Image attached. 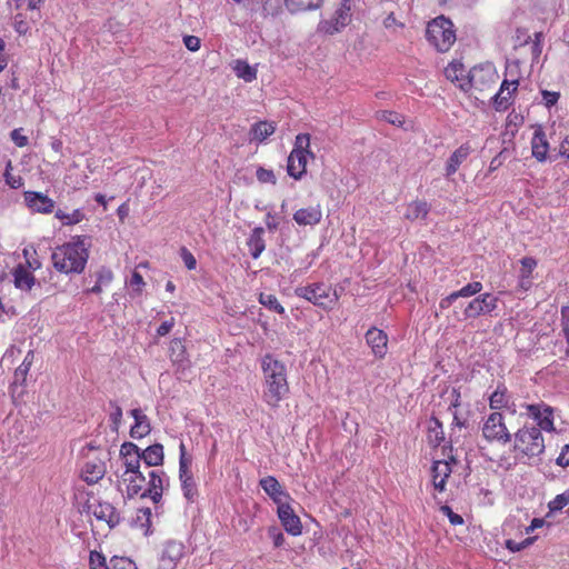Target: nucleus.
<instances>
[{"label": "nucleus", "instance_id": "7ed1b4c3", "mask_svg": "<svg viewBox=\"0 0 569 569\" xmlns=\"http://www.w3.org/2000/svg\"><path fill=\"white\" fill-rule=\"evenodd\" d=\"M545 439L536 426H523L515 433V451L528 459L540 457L545 452Z\"/></svg>", "mask_w": 569, "mask_h": 569}, {"label": "nucleus", "instance_id": "f3484780", "mask_svg": "<svg viewBox=\"0 0 569 569\" xmlns=\"http://www.w3.org/2000/svg\"><path fill=\"white\" fill-rule=\"evenodd\" d=\"M278 517L284 530L291 536H299L302 532L300 518L295 513L289 503H280L277 509Z\"/></svg>", "mask_w": 569, "mask_h": 569}, {"label": "nucleus", "instance_id": "4d7b16f0", "mask_svg": "<svg viewBox=\"0 0 569 569\" xmlns=\"http://www.w3.org/2000/svg\"><path fill=\"white\" fill-rule=\"evenodd\" d=\"M181 258L188 270H193L197 267V260L194 256L186 248L181 249Z\"/></svg>", "mask_w": 569, "mask_h": 569}, {"label": "nucleus", "instance_id": "f257e3e1", "mask_svg": "<svg viewBox=\"0 0 569 569\" xmlns=\"http://www.w3.org/2000/svg\"><path fill=\"white\" fill-rule=\"evenodd\" d=\"M263 372V401L272 408H277L281 400L289 393L286 366L267 355L261 363Z\"/></svg>", "mask_w": 569, "mask_h": 569}, {"label": "nucleus", "instance_id": "bb28decb", "mask_svg": "<svg viewBox=\"0 0 569 569\" xmlns=\"http://www.w3.org/2000/svg\"><path fill=\"white\" fill-rule=\"evenodd\" d=\"M263 233H264V230L262 227H256L251 231V233L247 240V246L249 248V252L253 259H258L266 249Z\"/></svg>", "mask_w": 569, "mask_h": 569}, {"label": "nucleus", "instance_id": "37998d69", "mask_svg": "<svg viewBox=\"0 0 569 569\" xmlns=\"http://www.w3.org/2000/svg\"><path fill=\"white\" fill-rule=\"evenodd\" d=\"M520 264L519 277L531 278L537 267V260L532 257H523L520 260Z\"/></svg>", "mask_w": 569, "mask_h": 569}, {"label": "nucleus", "instance_id": "423d86ee", "mask_svg": "<svg viewBox=\"0 0 569 569\" xmlns=\"http://www.w3.org/2000/svg\"><path fill=\"white\" fill-rule=\"evenodd\" d=\"M295 293L299 298L313 303L326 310H331L337 303L336 297H330V286L323 282H315L308 286L298 287Z\"/></svg>", "mask_w": 569, "mask_h": 569}, {"label": "nucleus", "instance_id": "4c0bfd02", "mask_svg": "<svg viewBox=\"0 0 569 569\" xmlns=\"http://www.w3.org/2000/svg\"><path fill=\"white\" fill-rule=\"evenodd\" d=\"M54 217L62 222L64 226H72L81 222L84 218L83 212L80 209H74L70 213H66L62 210H57Z\"/></svg>", "mask_w": 569, "mask_h": 569}, {"label": "nucleus", "instance_id": "f8f14e48", "mask_svg": "<svg viewBox=\"0 0 569 569\" xmlns=\"http://www.w3.org/2000/svg\"><path fill=\"white\" fill-rule=\"evenodd\" d=\"M498 298L491 293H483L471 300L463 310L466 319L477 318L491 313L497 308Z\"/></svg>", "mask_w": 569, "mask_h": 569}, {"label": "nucleus", "instance_id": "72a5a7b5", "mask_svg": "<svg viewBox=\"0 0 569 569\" xmlns=\"http://www.w3.org/2000/svg\"><path fill=\"white\" fill-rule=\"evenodd\" d=\"M429 212V206L426 201L416 200L407 206L405 217L411 221L425 219Z\"/></svg>", "mask_w": 569, "mask_h": 569}, {"label": "nucleus", "instance_id": "0eeeda50", "mask_svg": "<svg viewBox=\"0 0 569 569\" xmlns=\"http://www.w3.org/2000/svg\"><path fill=\"white\" fill-rule=\"evenodd\" d=\"M498 79L496 68L491 63L476 66L468 71V80H463L461 90L467 92L471 88L482 91L495 84Z\"/></svg>", "mask_w": 569, "mask_h": 569}, {"label": "nucleus", "instance_id": "e2e57ef3", "mask_svg": "<svg viewBox=\"0 0 569 569\" xmlns=\"http://www.w3.org/2000/svg\"><path fill=\"white\" fill-rule=\"evenodd\" d=\"M183 43L188 50L196 52L200 49L201 41L196 36H184Z\"/></svg>", "mask_w": 569, "mask_h": 569}, {"label": "nucleus", "instance_id": "f03ea898", "mask_svg": "<svg viewBox=\"0 0 569 569\" xmlns=\"http://www.w3.org/2000/svg\"><path fill=\"white\" fill-rule=\"evenodd\" d=\"M88 258L87 243L80 237L57 247L51 254L54 269L64 274L81 273L84 270Z\"/></svg>", "mask_w": 569, "mask_h": 569}, {"label": "nucleus", "instance_id": "9b49d317", "mask_svg": "<svg viewBox=\"0 0 569 569\" xmlns=\"http://www.w3.org/2000/svg\"><path fill=\"white\" fill-rule=\"evenodd\" d=\"M87 511L92 513L97 520L104 521L109 528L116 527L120 522V513L108 501L93 499L87 502Z\"/></svg>", "mask_w": 569, "mask_h": 569}, {"label": "nucleus", "instance_id": "a878e982", "mask_svg": "<svg viewBox=\"0 0 569 569\" xmlns=\"http://www.w3.org/2000/svg\"><path fill=\"white\" fill-rule=\"evenodd\" d=\"M471 148L469 144H461L453 153L449 157L446 166V177H450L457 172L460 164L469 157Z\"/></svg>", "mask_w": 569, "mask_h": 569}, {"label": "nucleus", "instance_id": "864d4df0", "mask_svg": "<svg viewBox=\"0 0 569 569\" xmlns=\"http://www.w3.org/2000/svg\"><path fill=\"white\" fill-rule=\"evenodd\" d=\"M532 543V539L531 538H527L522 541H516V540H512V539H508L506 541V548L508 550H510L511 552H518L522 549H525L526 547L530 546Z\"/></svg>", "mask_w": 569, "mask_h": 569}, {"label": "nucleus", "instance_id": "ea45409f", "mask_svg": "<svg viewBox=\"0 0 569 569\" xmlns=\"http://www.w3.org/2000/svg\"><path fill=\"white\" fill-rule=\"evenodd\" d=\"M428 438L429 442L433 446H439L441 441L445 439L442 425L438 419H432L431 425L428 429Z\"/></svg>", "mask_w": 569, "mask_h": 569}, {"label": "nucleus", "instance_id": "cd10ccee", "mask_svg": "<svg viewBox=\"0 0 569 569\" xmlns=\"http://www.w3.org/2000/svg\"><path fill=\"white\" fill-rule=\"evenodd\" d=\"M141 458L148 468L162 465L164 458L162 445L154 443L152 446H149L148 448L141 451Z\"/></svg>", "mask_w": 569, "mask_h": 569}, {"label": "nucleus", "instance_id": "13d9d810", "mask_svg": "<svg viewBox=\"0 0 569 569\" xmlns=\"http://www.w3.org/2000/svg\"><path fill=\"white\" fill-rule=\"evenodd\" d=\"M268 535L272 539L274 547H281L284 542V537L281 530L277 527H269Z\"/></svg>", "mask_w": 569, "mask_h": 569}, {"label": "nucleus", "instance_id": "79ce46f5", "mask_svg": "<svg viewBox=\"0 0 569 569\" xmlns=\"http://www.w3.org/2000/svg\"><path fill=\"white\" fill-rule=\"evenodd\" d=\"M377 118L379 120H383V121L391 123L393 126H397V127H401L403 124V117L400 113L395 112V111H389V110L379 111V112H377Z\"/></svg>", "mask_w": 569, "mask_h": 569}, {"label": "nucleus", "instance_id": "dca6fc26", "mask_svg": "<svg viewBox=\"0 0 569 569\" xmlns=\"http://www.w3.org/2000/svg\"><path fill=\"white\" fill-rule=\"evenodd\" d=\"M106 473V465L103 459L98 457H87L82 468L81 478L88 485H94L103 478Z\"/></svg>", "mask_w": 569, "mask_h": 569}, {"label": "nucleus", "instance_id": "3c124183", "mask_svg": "<svg viewBox=\"0 0 569 569\" xmlns=\"http://www.w3.org/2000/svg\"><path fill=\"white\" fill-rule=\"evenodd\" d=\"M120 456L121 458L128 456L133 457L134 459L141 458V450L137 445L132 442H124L120 448Z\"/></svg>", "mask_w": 569, "mask_h": 569}, {"label": "nucleus", "instance_id": "8fccbe9b", "mask_svg": "<svg viewBox=\"0 0 569 569\" xmlns=\"http://www.w3.org/2000/svg\"><path fill=\"white\" fill-rule=\"evenodd\" d=\"M256 177L261 183H271L276 184L277 178L272 170L264 169L259 167L256 172Z\"/></svg>", "mask_w": 569, "mask_h": 569}, {"label": "nucleus", "instance_id": "b1692460", "mask_svg": "<svg viewBox=\"0 0 569 569\" xmlns=\"http://www.w3.org/2000/svg\"><path fill=\"white\" fill-rule=\"evenodd\" d=\"M432 481L435 488L442 492L446 489V481L452 472L450 461L438 460L433 462L432 469Z\"/></svg>", "mask_w": 569, "mask_h": 569}, {"label": "nucleus", "instance_id": "5fc2aeb1", "mask_svg": "<svg viewBox=\"0 0 569 569\" xmlns=\"http://www.w3.org/2000/svg\"><path fill=\"white\" fill-rule=\"evenodd\" d=\"M541 94L542 101L547 108H551L552 106H555L560 98V93L557 91L542 90Z\"/></svg>", "mask_w": 569, "mask_h": 569}, {"label": "nucleus", "instance_id": "6e6552de", "mask_svg": "<svg viewBox=\"0 0 569 569\" xmlns=\"http://www.w3.org/2000/svg\"><path fill=\"white\" fill-rule=\"evenodd\" d=\"M482 436L489 442L506 445L511 441V433L505 423V418L500 412L490 413L482 425Z\"/></svg>", "mask_w": 569, "mask_h": 569}, {"label": "nucleus", "instance_id": "f704fd0d", "mask_svg": "<svg viewBox=\"0 0 569 569\" xmlns=\"http://www.w3.org/2000/svg\"><path fill=\"white\" fill-rule=\"evenodd\" d=\"M233 70L237 77L243 79L246 82H251L257 78V69L244 60H237Z\"/></svg>", "mask_w": 569, "mask_h": 569}, {"label": "nucleus", "instance_id": "69168bd1", "mask_svg": "<svg viewBox=\"0 0 569 569\" xmlns=\"http://www.w3.org/2000/svg\"><path fill=\"white\" fill-rule=\"evenodd\" d=\"M11 139L18 147H24L28 143V138L21 133V129L12 130Z\"/></svg>", "mask_w": 569, "mask_h": 569}, {"label": "nucleus", "instance_id": "6e6d98bb", "mask_svg": "<svg viewBox=\"0 0 569 569\" xmlns=\"http://www.w3.org/2000/svg\"><path fill=\"white\" fill-rule=\"evenodd\" d=\"M440 510L443 515L448 517L451 525L459 526L463 523L462 517L453 512L449 506H442Z\"/></svg>", "mask_w": 569, "mask_h": 569}, {"label": "nucleus", "instance_id": "1a4fd4ad", "mask_svg": "<svg viewBox=\"0 0 569 569\" xmlns=\"http://www.w3.org/2000/svg\"><path fill=\"white\" fill-rule=\"evenodd\" d=\"M353 0H340L339 7L336 9L331 19L323 20L319 23V30L333 34L339 32L351 21V9Z\"/></svg>", "mask_w": 569, "mask_h": 569}, {"label": "nucleus", "instance_id": "393cba45", "mask_svg": "<svg viewBox=\"0 0 569 569\" xmlns=\"http://www.w3.org/2000/svg\"><path fill=\"white\" fill-rule=\"evenodd\" d=\"M130 415L134 419V423L130 429V436L136 439L146 437L151 431L149 418L142 412L141 409H132Z\"/></svg>", "mask_w": 569, "mask_h": 569}, {"label": "nucleus", "instance_id": "c85d7f7f", "mask_svg": "<svg viewBox=\"0 0 569 569\" xmlns=\"http://www.w3.org/2000/svg\"><path fill=\"white\" fill-rule=\"evenodd\" d=\"M276 131V126L273 122L269 121H259L252 124L250 129V140L262 142L268 137L273 134Z\"/></svg>", "mask_w": 569, "mask_h": 569}, {"label": "nucleus", "instance_id": "0e129e2a", "mask_svg": "<svg viewBox=\"0 0 569 569\" xmlns=\"http://www.w3.org/2000/svg\"><path fill=\"white\" fill-rule=\"evenodd\" d=\"M174 318L163 321L157 329V335L163 337L168 335L174 327Z\"/></svg>", "mask_w": 569, "mask_h": 569}, {"label": "nucleus", "instance_id": "c03bdc74", "mask_svg": "<svg viewBox=\"0 0 569 569\" xmlns=\"http://www.w3.org/2000/svg\"><path fill=\"white\" fill-rule=\"evenodd\" d=\"M110 406L113 408V411L109 416L110 428L113 432H118L122 420V409L113 401L110 402Z\"/></svg>", "mask_w": 569, "mask_h": 569}, {"label": "nucleus", "instance_id": "de8ad7c7", "mask_svg": "<svg viewBox=\"0 0 569 569\" xmlns=\"http://www.w3.org/2000/svg\"><path fill=\"white\" fill-rule=\"evenodd\" d=\"M181 489L183 496L189 500L193 501L198 495L197 485L193 478L186 480V482H181Z\"/></svg>", "mask_w": 569, "mask_h": 569}, {"label": "nucleus", "instance_id": "338daca9", "mask_svg": "<svg viewBox=\"0 0 569 569\" xmlns=\"http://www.w3.org/2000/svg\"><path fill=\"white\" fill-rule=\"evenodd\" d=\"M556 462L561 467H569V445L562 447Z\"/></svg>", "mask_w": 569, "mask_h": 569}, {"label": "nucleus", "instance_id": "6ab92c4d", "mask_svg": "<svg viewBox=\"0 0 569 569\" xmlns=\"http://www.w3.org/2000/svg\"><path fill=\"white\" fill-rule=\"evenodd\" d=\"M123 482L127 483V496L129 498L140 496V497H147L146 486V477L140 471H133V472H123L122 475Z\"/></svg>", "mask_w": 569, "mask_h": 569}, {"label": "nucleus", "instance_id": "774afa93", "mask_svg": "<svg viewBox=\"0 0 569 569\" xmlns=\"http://www.w3.org/2000/svg\"><path fill=\"white\" fill-rule=\"evenodd\" d=\"M264 222H266V226L267 228L270 230V231H274L278 229V226H279V222L276 218L274 214H272L271 212H268L266 214V219H264Z\"/></svg>", "mask_w": 569, "mask_h": 569}, {"label": "nucleus", "instance_id": "9d476101", "mask_svg": "<svg viewBox=\"0 0 569 569\" xmlns=\"http://www.w3.org/2000/svg\"><path fill=\"white\" fill-rule=\"evenodd\" d=\"M525 409L527 410V416L531 418L536 423L537 428L540 429V431L545 432H553L556 431L555 428V416H553V408L545 402H538V403H528L525 405Z\"/></svg>", "mask_w": 569, "mask_h": 569}, {"label": "nucleus", "instance_id": "ddd939ff", "mask_svg": "<svg viewBox=\"0 0 569 569\" xmlns=\"http://www.w3.org/2000/svg\"><path fill=\"white\" fill-rule=\"evenodd\" d=\"M184 545L181 541H167L159 558V569H174L184 556Z\"/></svg>", "mask_w": 569, "mask_h": 569}, {"label": "nucleus", "instance_id": "680f3d73", "mask_svg": "<svg viewBox=\"0 0 569 569\" xmlns=\"http://www.w3.org/2000/svg\"><path fill=\"white\" fill-rule=\"evenodd\" d=\"M129 284H130V287L133 288V290L137 293H140L142 291V288L144 287L146 283L143 281L142 276L139 272L133 271L132 274H131Z\"/></svg>", "mask_w": 569, "mask_h": 569}, {"label": "nucleus", "instance_id": "c9c22d12", "mask_svg": "<svg viewBox=\"0 0 569 569\" xmlns=\"http://www.w3.org/2000/svg\"><path fill=\"white\" fill-rule=\"evenodd\" d=\"M509 402L508 390L505 386H498L497 390L489 398V406L493 410L506 408Z\"/></svg>", "mask_w": 569, "mask_h": 569}, {"label": "nucleus", "instance_id": "603ef678", "mask_svg": "<svg viewBox=\"0 0 569 569\" xmlns=\"http://www.w3.org/2000/svg\"><path fill=\"white\" fill-rule=\"evenodd\" d=\"M11 168V163L9 162L4 172L6 183L12 189H18L22 187L23 179L20 176H13L10 173L9 169Z\"/></svg>", "mask_w": 569, "mask_h": 569}, {"label": "nucleus", "instance_id": "2eb2a0df", "mask_svg": "<svg viewBox=\"0 0 569 569\" xmlns=\"http://www.w3.org/2000/svg\"><path fill=\"white\" fill-rule=\"evenodd\" d=\"M148 476V487L144 491H147V497L154 503H158L162 498L164 489L169 486V478L162 470H150Z\"/></svg>", "mask_w": 569, "mask_h": 569}, {"label": "nucleus", "instance_id": "bf43d9fd", "mask_svg": "<svg viewBox=\"0 0 569 569\" xmlns=\"http://www.w3.org/2000/svg\"><path fill=\"white\" fill-rule=\"evenodd\" d=\"M123 460V465L126 467V470L124 472H133V471H137V470H140V461L142 460V458H133V457H123L122 458Z\"/></svg>", "mask_w": 569, "mask_h": 569}, {"label": "nucleus", "instance_id": "58836bf2", "mask_svg": "<svg viewBox=\"0 0 569 569\" xmlns=\"http://www.w3.org/2000/svg\"><path fill=\"white\" fill-rule=\"evenodd\" d=\"M33 351H29L24 357L22 363L14 371V383L23 382L31 368L33 360Z\"/></svg>", "mask_w": 569, "mask_h": 569}, {"label": "nucleus", "instance_id": "e433bc0d", "mask_svg": "<svg viewBox=\"0 0 569 569\" xmlns=\"http://www.w3.org/2000/svg\"><path fill=\"white\" fill-rule=\"evenodd\" d=\"M284 2L291 12H296L317 9L322 3V0H284Z\"/></svg>", "mask_w": 569, "mask_h": 569}, {"label": "nucleus", "instance_id": "5701e85b", "mask_svg": "<svg viewBox=\"0 0 569 569\" xmlns=\"http://www.w3.org/2000/svg\"><path fill=\"white\" fill-rule=\"evenodd\" d=\"M322 211L320 206L301 208L293 213V220L299 226H316L321 221Z\"/></svg>", "mask_w": 569, "mask_h": 569}, {"label": "nucleus", "instance_id": "39448f33", "mask_svg": "<svg viewBox=\"0 0 569 569\" xmlns=\"http://www.w3.org/2000/svg\"><path fill=\"white\" fill-rule=\"evenodd\" d=\"M426 36L428 41L440 52H447L456 41L452 22L442 16L428 23Z\"/></svg>", "mask_w": 569, "mask_h": 569}, {"label": "nucleus", "instance_id": "a18cd8bd", "mask_svg": "<svg viewBox=\"0 0 569 569\" xmlns=\"http://www.w3.org/2000/svg\"><path fill=\"white\" fill-rule=\"evenodd\" d=\"M89 569H110L106 557L98 551H91L89 556Z\"/></svg>", "mask_w": 569, "mask_h": 569}, {"label": "nucleus", "instance_id": "a19ab883", "mask_svg": "<svg viewBox=\"0 0 569 569\" xmlns=\"http://www.w3.org/2000/svg\"><path fill=\"white\" fill-rule=\"evenodd\" d=\"M259 302L266 308L279 313L284 315V308L279 302L278 298L271 293H260Z\"/></svg>", "mask_w": 569, "mask_h": 569}, {"label": "nucleus", "instance_id": "2f4dec72", "mask_svg": "<svg viewBox=\"0 0 569 569\" xmlns=\"http://www.w3.org/2000/svg\"><path fill=\"white\" fill-rule=\"evenodd\" d=\"M192 458L188 456L187 449L183 442L179 446V480L186 482V480L193 478L191 472Z\"/></svg>", "mask_w": 569, "mask_h": 569}, {"label": "nucleus", "instance_id": "49530a36", "mask_svg": "<svg viewBox=\"0 0 569 569\" xmlns=\"http://www.w3.org/2000/svg\"><path fill=\"white\" fill-rule=\"evenodd\" d=\"M110 569H137V566L127 557L113 556L110 559Z\"/></svg>", "mask_w": 569, "mask_h": 569}, {"label": "nucleus", "instance_id": "412c9836", "mask_svg": "<svg viewBox=\"0 0 569 569\" xmlns=\"http://www.w3.org/2000/svg\"><path fill=\"white\" fill-rule=\"evenodd\" d=\"M259 485L264 490V492L278 505V507L280 503H286L284 499L289 498L288 493L282 489L279 481L272 476L262 478Z\"/></svg>", "mask_w": 569, "mask_h": 569}, {"label": "nucleus", "instance_id": "20e7f679", "mask_svg": "<svg viewBox=\"0 0 569 569\" xmlns=\"http://www.w3.org/2000/svg\"><path fill=\"white\" fill-rule=\"evenodd\" d=\"M308 158H313V153L310 150V134L299 133L295 139L293 149L288 157V174L296 180L301 179L306 173Z\"/></svg>", "mask_w": 569, "mask_h": 569}, {"label": "nucleus", "instance_id": "aec40b11", "mask_svg": "<svg viewBox=\"0 0 569 569\" xmlns=\"http://www.w3.org/2000/svg\"><path fill=\"white\" fill-rule=\"evenodd\" d=\"M482 283L480 281H472L463 286L461 289L451 292L447 297L442 298L439 302L441 310L448 309L458 298H469L482 290Z\"/></svg>", "mask_w": 569, "mask_h": 569}, {"label": "nucleus", "instance_id": "052dcab7", "mask_svg": "<svg viewBox=\"0 0 569 569\" xmlns=\"http://www.w3.org/2000/svg\"><path fill=\"white\" fill-rule=\"evenodd\" d=\"M113 279V273L110 269L108 268H101L98 272H97V281L100 282L101 284L103 286H108L111 283Z\"/></svg>", "mask_w": 569, "mask_h": 569}, {"label": "nucleus", "instance_id": "473e14b6", "mask_svg": "<svg viewBox=\"0 0 569 569\" xmlns=\"http://www.w3.org/2000/svg\"><path fill=\"white\" fill-rule=\"evenodd\" d=\"M14 286L21 290H30L34 283V277L24 267L19 266L13 272Z\"/></svg>", "mask_w": 569, "mask_h": 569}, {"label": "nucleus", "instance_id": "a211bd4d", "mask_svg": "<svg viewBox=\"0 0 569 569\" xmlns=\"http://www.w3.org/2000/svg\"><path fill=\"white\" fill-rule=\"evenodd\" d=\"M366 342L377 358H383L388 350V336L385 331L372 327L366 332Z\"/></svg>", "mask_w": 569, "mask_h": 569}, {"label": "nucleus", "instance_id": "4468645a", "mask_svg": "<svg viewBox=\"0 0 569 569\" xmlns=\"http://www.w3.org/2000/svg\"><path fill=\"white\" fill-rule=\"evenodd\" d=\"M23 198L27 207L32 212L48 214L54 210V200L42 192L26 191Z\"/></svg>", "mask_w": 569, "mask_h": 569}, {"label": "nucleus", "instance_id": "4be33fe9", "mask_svg": "<svg viewBox=\"0 0 569 569\" xmlns=\"http://www.w3.org/2000/svg\"><path fill=\"white\" fill-rule=\"evenodd\" d=\"M519 86L518 80H503L499 91L493 96V103L497 110H506L510 103L511 94Z\"/></svg>", "mask_w": 569, "mask_h": 569}, {"label": "nucleus", "instance_id": "c756f323", "mask_svg": "<svg viewBox=\"0 0 569 569\" xmlns=\"http://www.w3.org/2000/svg\"><path fill=\"white\" fill-rule=\"evenodd\" d=\"M549 144L542 131L537 130L531 140L532 156L540 162L547 159Z\"/></svg>", "mask_w": 569, "mask_h": 569}, {"label": "nucleus", "instance_id": "7c9ffc66", "mask_svg": "<svg viewBox=\"0 0 569 569\" xmlns=\"http://www.w3.org/2000/svg\"><path fill=\"white\" fill-rule=\"evenodd\" d=\"M445 76L449 81L457 83L460 89L463 80H468L465 66L458 61H452L445 68Z\"/></svg>", "mask_w": 569, "mask_h": 569}, {"label": "nucleus", "instance_id": "09e8293b", "mask_svg": "<svg viewBox=\"0 0 569 569\" xmlns=\"http://www.w3.org/2000/svg\"><path fill=\"white\" fill-rule=\"evenodd\" d=\"M569 505V489L562 493L556 496V498L549 502V508L552 511H558Z\"/></svg>", "mask_w": 569, "mask_h": 569}]
</instances>
